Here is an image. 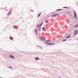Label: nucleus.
Masks as SVG:
<instances>
[{
	"instance_id": "nucleus-1",
	"label": "nucleus",
	"mask_w": 78,
	"mask_h": 78,
	"mask_svg": "<svg viewBox=\"0 0 78 78\" xmlns=\"http://www.w3.org/2000/svg\"><path fill=\"white\" fill-rule=\"evenodd\" d=\"M45 43L46 44H47L49 45H55L54 43H50L46 42H45Z\"/></svg>"
},
{
	"instance_id": "nucleus-2",
	"label": "nucleus",
	"mask_w": 78,
	"mask_h": 78,
	"mask_svg": "<svg viewBox=\"0 0 78 78\" xmlns=\"http://www.w3.org/2000/svg\"><path fill=\"white\" fill-rule=\"evenodd\" d=\"M42 24H43V23H42L41 24L38 25L37 26V28H40V27H41V26L42 25Z\"/></svg>"
},
{
	"instance_id": "nucleus-3",
	"label": "nucleus",
	"mask_w": 78,
	"mask_h": 78,
	"mask_svg": "<svg viewBox=\"0 0 78 78\" xmlns=\"http://www.w3.org/2000/svg\"><path fill=\"white\" fill-rule=\"evenodd\" d=\"M78 34V30H76L74 32V35L76 36V34Z\"/></svg>"
},
{
	"instance_id": "nucleus-4",
	"label": "nucleus",
	"mask_w": 78,
	"mask_h": 78,
	"mask_svg": "<svg viewBox=\"0 0 78 78\" xmlns=\"http://www.w3.org/2000/svg\"><path fill=\"white\" fill-rule=\"evenodd\" d=\"M74 18H75V19H76V18H77V17H76V16H77L76 13V12H75V11H74Z\"/></svg>"
},
{
	"instance_id": "nucleus-5",
	"label": "nucleus",
	"mask_w": 78,
	"mask_h": 78,
	"mask_svg": "<svg viewBox=\"0 0 78 78\" xmlns=\"http://www.w3.org/2000/svg\"><path fill=\"white\" fill-rule=\"evenodd\" d=\"M57 16V14H54L51 16V17H55V16Z\"/></svg>"
},
{
	"instance_id": "nucleus-6",
	"label": "nucleus",
	"mask_w": 78,
	"mask_h": 78,
	"mask_svg": "<svg viewBox=\"0 0 78 78\" xmlns=\"http://www.w3.org/2000/svg\"><path fill=\"white\" fill-rule=\"evenodd\" d=\"M40 39L41 40V41H44V38L42 37H40Z\"/></svg>"
},
{
	"instance_id": "nucleus-7",
	"label": "nucleus",
	"mask_w": 78,
	"mask_h": 78,
	"mask_svg": "<svg viewBox=\"0 0 78 78\" xmlns=\"http://www.w3.org/2000/svg\"><path fill=\"white\" fill-rule=\"evenodd\" d=\"M9 57L10 58H14V56L13 55H10Z\"/></svg>"
},
{
	"instance_id": "nucleus-8",
	"label": "nucleus",
	"mask_w": 78,
	"mask_h": 78,
	"mask_svg": "<svg viewBox=\"0 0 78 78\" xmlns=\"http://www.w3.org/2000/svg\"><path fill=\"white\" fill-rule=\"evenodd\" d=\"M36 60H39V59H40L39 58V57H36Z\"/></svg>"
},
{
	"instance_id": "nucleus-9",
	"label": "nucleus",
	"mask_w": 78,
	"mask_h": 78,
	"mask_svg": "<svg viewBox=\"0 0 78 78\" xmlns=\"http://www.w3.org/2000/svg\"><path fill=\"white\" fill-rule=\"evenodd\" d=\"M45 29V27H44L43 28V30H44V31H45V30H46V29Z\"/></svg>"
},
{
	"instance_id": "nucleus-10",
	"label": "nucleus",
	"mask_w": 78,
	"mask_h": 78,
	"mask_svg": "<svg viewBox=\"0 0 78 78\" xmlns=\"http://www.w3.org/2000/svg\"><path fill=\"white\" fill-rule=\"evenodd\" d=\"M11 11H10L8 13V15H10V14H11Z\"/></svg>"
},
{
	"instance_id": "nucleus-11",
	"label": "nucleus",
	"mask_w": 78,
	"mask_h": 78,
	"mask_svg": "<svg viewBox=\"0 0 78 78\" xmlns=\"http://www.w3.org/2000/svg\"><path fill=\"white\" fill-rule=\"evenodd\" d=\"M70 37V35H69L68 37H66V38H69V37Z\"/></svg>"
},
{
	"instance_id": "nucleus-12",
	"label": "nucleus",
	"mask_w": 78,
	"mask_h": 78,
	"mask_svg": "<svg viewBox=\"0 0 78 78\" xmlns=\"http://www.w3.org/2000/svg\"><path fill=\"white\" fill-rule=\"evenodd\" d=\"M9 69H12V67L11 66H9Z\"/></svg>"
},
{
	"instance_id": "nucleus-13",
	"label": "nucleus",
	"mask_w": 78,
	"mask_h": 78,
	"mask_svg": "<svg viewBox=\"0 0 78 78\" xmlns=\"http://www.w3.org/2000/svg\"><path fill=\"white\" fill-rule=\"evenodd\" d=\"M39 31H41V27H39Z\"/></svg>"
},
{
	"instance_id": "nucleus-14",
	"label": "nucleus",
	"mask_w": 78,
	"mask_h": 78,
	"mask_svg": "<svg viewBox=\"0 0 78 78\" xmlns=\"http://www.w3.org/2000/svg\"><path fill=\"white\" fill-rule=\"evenodd\" d=\"M45 42H50V40H48L46 41Z\"/></svg>"
},
{
	"instance_id": "nucleus-15",
	"label": "nucleus",
	"mask_w": 78,
	"mask_h": 78,
	"mask_svg": "<svg viewBox=\"0 0 78 78\" xmlns=\"http://www.w3.org/2000/svg\"><path fill=\"white\" fill-rule=\"evenodd\" d=\"M38 30L37 29H36V30H35V33H37V31H38Z\"/></svg>"
},
{
	"instance_id": "nucleus-16",
	"label": "nucleus",
	"mask_w": 78,
	"mask_h": 78,
	"mask_svg": "<svg viewBox=\"0 0 78 78\" xmlns=\"http://www.w3.org/2000/svg\"><path fill=\"white\" fill-rule=\"evenodd\" d=\"M41 16V14H39L38 15V17H39V16Z\"/></svg>"
},
{
	"instance_id": "nucleus-17",
	"label": "nucleus",
	"mask_w": 78,
	"mask_h": 78,
	"mask_svg": "<svg viewBox=\"0 0 78 78\" xmlns=\"http://www.w3.org/2000/svg\"><path fill=\"white\" fill-rule=\"evenodd\" d=\"M61 10H62V9H58L57 11H61Z\"/></svg>"
},
{
	"instance_id": "nucleus-18",
	"label": "nucleus",
	"mask_w": 78,
	"mask_h": 78,
	"mask_svg": "<svg viewBox=\"0 0 78 78\" xmlns=\"http://www.w3.org/2000/svg\"><path fill=\"white\" fill-rule=\"evenodd\" d=\"M10 40H12V37H10Z\"/></svg>"
},
{
	"instance_id": "nucleus-19",
	"label": "nucleus",
	"mask_w": 78,
	"mask_h": 78,
	"mask_svg": "<svg viewBox=\"0 0 78 78\" xmlns=\"http://www.w3.org/2000/svg\"><path fill=\"white\" fill-rule=\"evenodd\" d=\"M15 28H17V27H16L15 26H14V28H15Z\"/></svg>"
},
{
	"instance_id": "nucleus-20",
	"label": "nucleus",
	"mask_w": 78,
	"mask_h": 78,
	"mask_svg": "<svg viewBox=\"0 0 78 78\" xmlns=\"http://www.w3.org/2000/svg\"><path fill=\"white\" fill-rule=\"evenodd\" d=\"M76 27H78V24H77V25H76Z\"/></svg>"
},
{
	"instance_id": "nucleus-21",
	"label": "nucleus",
	"mask_w": 78,
	"mask_h": 78,
	"mask_svg": "<svg viewBox=\"0 0 78 78\" xmlns=\"http://www.w3.org/2000/svg\"><path fill=\"white\" fill-rule=\"evenodd\" d=\"M66 41V39H65L63 41Z\"/></svg>"
},
{
	"instance_id": "nucleus-22",
	"label": "nucleus",
	"mask_w": 78,
	"mask_h": 78,
	"mask_svg": "<svg viewBox=\"0 0 78 78\" xmlns=\"http://www.w3.org/2000/svg\"><path fill=\"white\" fill-rule=\"evenodd\" d=\"M46 23H48V20H46Z\"/></svg>"
},
{
	"instance_id": "nucleus-23",
	"label": "nucleus",
	"mask_w": 78,
	"mask_h": 78,
	"mask_svg": "<svg viewBox=\"0 0 78 78\" xmlns=\"http://www.w3.org/2000/svg\"><path fill=\"white\" fill-rule=\"evenodd\" d=\"M67 8V7H63V8Z\"/></svg>"
}]
</instances>
